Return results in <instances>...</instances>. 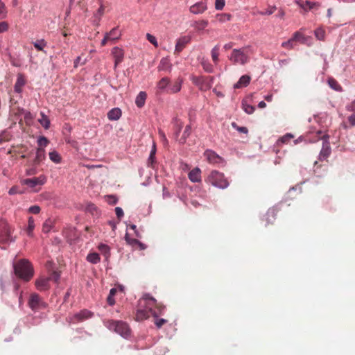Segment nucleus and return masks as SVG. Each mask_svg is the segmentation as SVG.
Segmentation results:
<instances>
[{
	"label": "nucleus",
	"mask_w": 355,
	"mask_h": 355,
	"mask_svg": "<svg viewBox=\"0 0 355 355\" xmlns=\"http://www.w3.org/2000/svg\"><path fill=\"white\" fill-rule=\"evenodd\" d=\"M49 144V140L47 139L46 137H45L44 136H40L39 137L38 139H37V144L39 146V147H45L48 145Z\"/></svg>",
	"instance_id": "de8ad7c7"
},
{
	"label": "nucleus",
	"mask_w": 355,
	"mask_h": 355,
	"mask_svg": "<svg viewBox=\"0 0 355 355\" xmlns=\"http://www.w3.org/2000/svg\"><path fill=\"white\" fill-rule=\"evenodd\" d=\"M328 85L334 90L336 92H341L343 90L342 87L338 83L336 80L333 78H329L327 80Z\"/></svg>",
	"instance_id": "bb28decb"
},
{
	"label": "nucleus",
	"mask_w": 355,
	"mask_h": 355,
	"mask_svg": "<svg viewBox=\"0 0 355 355\" xmlns=\"http://www.w3.org/2000/svg\"><path fill=\"white\" fill-rule=\"evenodd\" d=\"M104 10H105V7L103 5V3L101 2L99 8L97 10L96 12L94 14V17L98 19V20H100L104 13Z\"/></svg>",
	"instance_id": "8fccbe9b"
},
{
	"label": "nucleus",
	"mask_w": 355,
	"mask_h": 355,
	"mask_svg": "<svg viewBox=\"0 0 355 355\" xmlns=\"http://www.w3.org/2000/svg\"><path fill=\"white\" fill-rule=\"evenodd\" d=\"M155 154H156V146L155 144L153 143L152 148L150 152L149 157L147 161L148 166L153 167V164L155 162Z\"/></svg>",
	"instance_id": "393cba45"
},
{
	"label": "nucleus",
	"mask_w": 355,
	"mask_h": 355,
	"mask_svg": "<svg viewBox=\"0 0 355 355\" xmlns=\"http://www.w3.org/2000/svg\"><path fill=\"white\" fill-rule=\"evenodd\" d=\"M105 324L109 329L113 330L123 337L126 338L130 335V329L128 325L124 322L107 320L105 322Z\"/></svg>",
	"instance_id": "7ed1b4c3"
},
{
	"label": "nucleus",
	"mask_w": 355,
	"mask_h": 355,
	"mask_svg": "<svg viewBox=\"0 0 355 355\" xmlns=\"http://www.w3.org/2000/svg\"><path fill=\"white\" fill-rule=\"evenodd\" d=\"M108 35L110 40H116L121 36V32L118 27L113 28L109 33H105Z\"/></svg>",
	"instance_id": "cd10ccee"
},
{
	"label": "nucleus",
	"mask_w": 355,
	"mask_h": 355,
	"mask_svg": "<svg viewBox=\"0 0 355 355\" xmlns=\"http://www.w3.org/2000/svg\"><path fill=\"white\" fill-rule=\"evenodd\" d=\"M250 80L251 78L249 76L243 75L239 78V81L234 84V88L238 89L242 87H247L249 85Z\"/></svg>",
	"instance_id": "aec40b11"
},
{
	"label": "nucleus",
	"mask_w": 355,
	"mask_h": 355,
	"mask_svg": "<svg viewBox=\"0 0 355 355\" xmlns=\"http://www.w3.org/2000/svg\"><path fill=\"white\" fill-rule=\"evenodd\" d=\"M13 269L15 275L24 282H28L34 275V270L31 262L27 259H20L13 263Z\"/></svg>",
	"instance_id": "f257e3e1"
},
{
	"label": "nucleus",
	"mask_w": 355,
	"mask_h": 355,
	"mask_svg": "<svg viewBox=\"0 0 355 355\" xmlns=\"http://www.w3.org/2000/svg\"><path fill=\"white\" fill-rule=\"evenodd\" d=\"M99 251L103 254L105 259H107L110 256V248L104 243H100L98 247Z\"/></svg>",
	"instance_id": "7c9ffc66"
},
{
	"label": "nucleus",
	"mask_w": 355,
	"mask_h": 355,
	"mask_svg": "<svg viewBox=\"0 0 355 355\" xmlns=\"http://www.w3.org/2000/svg\"><path fill=\"white\" fill-rule=\"evenodd\" d=\"M60 275L58 272L54 271L52 272L51 277H49V278H50V280H53L55 282H58L60 279Z\"/></svg>",
	"instance_id": "680f3d73"
},
{
	"label": "nucleus",
	"mask_w": 355,
	"mask_h": 355,
	"mask_svg": "<svg viewBox=\"0 0 355 355\" xmlns=\"http://www.w3.org/2000/svg\"><path fill=\"white\" fill-rule=\"evenodd\" d=\"M41 209L38 205H33L29 207L28 211L30 213L37 214L40 213Z\"/></svg>",
	"instance_id": "13d9d810"
},
{
	"label": "nucleus",
	"mask_w": 355,
	"mask_h": 355,
	"mask_svg": "<svg viewBox=\"0 0 355 355\" xmlns=\"http://www.w3.org/2000/svg\"><path fill=\"white\" fill-rule=\"evenodd\" d=\"M218 51H219V46L216 45L211 51V55L212 60L215 64H217L218 62Z\"/></svg>",
	"instance_id": "c9c22d12"
},
{
	"label": "nucleus",
	"mask_w": 355,
	"mask_h": 355,
	"mask_svg": "<svg viewBox=\"0 0 355 355\" xmlns=\"http://www.w3.org/2000/svg\"><path fill=\"white\" fill-rule=\"evenodd\" d=\"M200 64L205 72L209 73L214 72V67L207 59L202 58Z\"/></svg>",
	"instance_id": "a878e982"
},
{
	"label": "nucleus",
	"mask_w": 355,
	"mask_h": 355,
	"mask_svg": "<svg viewBox=\"0 0 355 355\" xmlns=\"http://www.w3.org/2000/svg\"><path fill=\"white\" fill-rule=\"evenodd\" d=\"M105 198L107 202L110 205H114L118 202V198L115 195H107Z\"/></svg>",
	"instance_id": "37998d69"
},
{
	"label": "nucleus",
	"mask_w": 355,
	"mask_h": 355,
	"mask_svg": "<svg viewBox=\"0 0 355 355\" xmlns=\"http://www.w3.org/2000/svg\"><path fill=\"white\" fill-rule=\"evenodd\" d=\"M297 3L304 9L306 8V6H308L309 9H312L317 4L315 2H312L309 1H306L304 4H300L299 1H297Z\"/></svg>",
	"instance_id": "864d4df0"
},
{
	"label": "nucleus",
	"mask_w": 355,
	"mask_h": 355,
	"mask_svg": "<svg viewBox=\"0 0 355 355\" xmlns=\"http://www.w3.org/2000/svg\"><path fill=\"white\" fill-rule=\"evenodd\" d=\"M204 155L210 162L216 163L220 159V156L211 150H205Z\"/></svg>",
	"instance_id": "5701e85b"
},
{
	"label": "nucleus",
	"mask_w": 355,
	"mask_h": 355,
	"mask_svg": "<svg viewBox=\"0 0 355 355\" xmlns=\"http://www.w3.org/2000/svg\"><path fill=\"white\" fill-rule=\"evenodd\" d=\"M37 173V169L36 167H32L26 170V175H34Z\"/></svg>",
	"instance_id": "bf43d9fd"
},
{
	"label": "nucleus",
	"mask_w": 355,
	"mask_h": 355,
	"mask_svg": "<svg viewBox=\"0 0 355 355\" xmlns=\"http://www.w3.org/2000/svg\"><path fill=\"white\" fill-rule=\"evenodd\" d=\"M8 23L6 21H1L0 22V33L5 32L8 30Z\"/></svg>",
	"instance_id": "e2e57ef3"
},
{
	"label": "nucleus",
	"mask_w": 355,
	"mask_h": 355,
	"mask_svg": "<svg viewBox=\"0 0 355 355\" xmlns=\"http://www.w3.org/2000/svg\"><path fill=\"white\" fill-rule=\"evenodd\" d=\"M266 216H267V223H270V218H269L270 216L272 217V218L273 220H275V216H276L275 209H273V208L269 209L268 211L266 213Z\"/></svg>",
	"instance_id": "603ef678"
},
{
	"label": "nucleus",
	"mask_w": 355,
	"mask_h": 355,
	"mask_svg": "<svg viewBox=\"0 0 355 355\" xmlns=\"http://www.w3.org/2000/svg\"><path fill=\"white\" fill-rule=\"evenodd\" d=\"M294 137L293 135L291 134V133H286V135H284V136H282V137H280L278 141H277V143H282V144H286L288 143L291 139H293Z\"/></svg>",
	"instance_id": "a19ab883"
},
{
	"label": "nucleus",
	"mask_w": 355,
	"mask_h": 355,
	"mask_svg": "<svg viewBox=\"0 0 355 355\" xmlns=\"http://www.w3.org/2000/svg\"><path fill=\"white\" fill-rule=\"evenodd\" d=\"M188 178L192 182H200L201 181V171L198 167L192 169L188 174Z\"/></svg>",
	"instance_id": "4468645a"
},
{
	"label": "nucleus",
	"mask_w": 355,
	"mask_h": 355,
	"mask_svg": "<svg viewBox=\"0 0 355 355\" xmlns=\"http://www.w3.org/2000/svg\"><path fill=\"white\" fill-rule=\"evenodd\" d=\"M232 126L234 129L236 130L240 133L248 134V130L246 127H244V126L240 127L235 122L232 123Z\"/></svg>",
	"instance_id": "a18cd8bd"
},
{
	"label": "nucleus",
	"mask_w": 355,
	"mask_h": 355,
	"mask_svg": "<svg viewBox=\"0 0 355 355\" xmlns=\"http://www.w3.org/2000/svg\"><path fill=\"white\" fill-rule=\"evenodd\" d=\"M172 123L173 125L174 137L178 141L180 138L179 137L183 127V122L178 117H174L172 120Z\"/></svg>",
	"instance_id": "f8f14e48"
},
{
	"label": "nucleus",
	"mask_w": 355,
	"mask_h": 355,
	"mask_svg": "<svg viewBox=\"0 0 355 355\" xmlns=\"http://www.w3.org/2000/svg\"><path fill=\"white\" fill-rule=\"evenodd\" d=\"M50 278H40L36 280L35 286L39 291H46L49 288Z\"/></svg>",
	"instance_id": "a211bd4d"
},
{
	"label": "nucleus",
	"mask_w": 355,
	"mask_h": 355,
	"mask_svg": "<svg viewBox=\"0 0 355 355\" xmlns=\"http://www.w3.org/2000/svg\"><path fill=\"white\" fill-rule=\"evenodd\" d=\"M40 115L41 118L38 119L39 123L44 129H49L51 124L49 119L44 112H41Z\"/></svg>",
	"instance_id": "c85d7f7f"
},
{
	"label": "nucleus",
	"mask_w": 355,
	"mask_h": 355,
	"mask_svg": "<svg viewBox=\"0 0 355 355\" xmlns=\"http://www.w3.org/2000/svg\"><path fill=\"white\" fill-rule=\"evenodd\" d=\"M45 159V150L44 148H37L35 158L33 161L34 165H39Z\"/></svg>",
	"instance_id": "6ab92c4d"
},
{
	"label": "nucleus",
	"mask_w": 355,
	"mask_h": 355,
	"mask_svg": "<svg viewBox=\"0 0 355 355\" xmlns=\"http://www.w3.org/2000/svg\"><path fill=\"white\" fill-rule=\"evenodd\" d=\"M28 306L32 309H44L47 307V304L42 300L37 293L31 295L28 300Z\"/></svg>",
	"instance_id": "39448f33"
},
{
	"label": "nucleus",
	"mask_w": 355,
	"mask_h": 355,
	"mask_svg": "<svg viewBox=\"0 0 355 355\" xmlns=\"http://www.w3.org/2000/svg\"><path fill=\"white\" fill-rule=\"evenodd\" d=\"M26 84V80L23 74L18 73L17 76V80L14 86V91L16 93H21L22 92V87H24Z\"/></svg>",
	"instance_id": "dca6fc26"
},
{
	"label": "nucleus",
	"mask_w": 355,
	"mask_h": 355,
	"mask_svg": "<svg viewBox=\"0 0 355 355\" xmlns=\"http://www.w3.org/2000/svg\"><path fill=\"white\" fill-rule=\"evenodd\" d=\"M205 181L212 186L220 189H225L230 185L229 182L225 178L224 174L216 170L211 171Z\"/></svg>",
	"instance_id": "f03ea898"
},
{
	"label": "nucleus",
	"mask_w": 355,
	"mask_h": 355,
	"mask_svg": "<svg viewBox=\"0 0 355 355\" xmlns=\"http://www.w3.org/2000/svg\"><path fill=\"white\" fill-rule=\"evenodd\" d=\"M146 38L147 40L152 44H153L155 46H158V44H157V39L155 36H153V35L150 34V33H147L146 34Z\"/></svg>",
	"instance_id": "6e6d98bb"
},
{
	"label": "nucleus",
	"mask_w": 355,
	"mask_h": 355,
	"mask_svg": "<svg viewBox=\"0 0 355 355\" xmlns=\"http://www.w3.org/2000/svg\"><path fill=\"white\" fill-rule=\"evenodd\" d=\"M167 322L165 319H156L155 321V324L158 328H160L162 325H164Z\"/></svg>",
	"instance_id": "0e129e2a"
},
{
	"label": "nucleus",
	"mask_w": 355,
	"mask_h": 355,
	"mask_svg": "<svg viewBox=\"0 0 355 355\" xmlns=\"http://www.w3.org/2000/svg\"><path fill=\"white\" fill-rule=\"evenodd\" d=\"M314 35L318 40L322 41L324 40L325 31L322 28H318L315 30Z\"/></svg>",
	"instance_id": "ea45409f"
},
{
	"label": "nucleus",
	"mask_w": 355,
	"mask_h": 355,
	"mask_svg": "<svg viewBox=\"0 0 355 355\" xmlns=\"http://www.w3.org/2000/svg\"><path fill=\"white\" fill-rule=\"evenodd\" d=\"M46 182V178L44 175L33 178L24 179L21 181V184L26 185L30 188H34L37 185H43Z\"/></svg>",
	"instance_id": "423d86ee"
},
{
	"label": "nucleus",
	"mask_w": 355,
	"mask_h": 355,
	"mask_svg": "<svg viewBox=\"0 0 355 355\" xmlns=\"http://www.w3.org/2000/svg\"><path fill=\"white\" fill-rule=\"evenodd\" d=\"M242 108L243 111L248 114H251L254 112V107L248 104L245 101H242Z\"/></svg>",
	"instance_id": "58836bf2"
},
{
	"label": "nucleus",
	"mask_w": 355,
	"mask_h": 355,
	"mask_svg": "<svg viewBox=\"0 0 355 355\" xmlns=\"http://www.w3.org/2000/svg\"><path fill=\"white\" fill-rule=\"evenodd\" d=\"M144 301L146 304L148 305H154L156 304L157 300L155 298H154L149 293H145L141 300V302Z\"/></svg>",
	"instance_id": "473e14b6"
},
{
	"label": "nucleus",
	"mask_w": 355,
	"mask_h": 355,
	"mask_svg": "<svg viewBox=\"0 0 355 355\" xmlns=\"http://www.w3.org/2000/svg\"><path fill=\"white\" fill-rule=\"evenodd\" d=\"M33 45L38 51H42L44 47L46 46V42L44 39H42L34 42Z\"/></svg>",
	"instance_id": "c03bdc74"
},
{
	"label": "nucleus",
	"mask_w": 355,
	"mask_h": 355,
	"mask_svg": "<svg viewBox=\"0 0 355 355\" xmlns=\"http://www.w3.org/2000/svg\"><path fill=\"white\" fill-rule=\"evenodd\" d=\"M230 60L234 64H239L243 65L248 62V57L244 53V51L242 49H233V51L230 55Z\"/></svg>",
	"instance_id": "20e7f679"
},
{
	"label": "nucleus",
	"mask_w": 355,
	"mask_h": 355,
	"mask_svg": "<svg viewBox=\"0 0 355 355\" xmlns=\"http://www.w3.org/2000/svg\"><path fill=\"white\" fill-rule=\"evenodd\" d=\"M328 139V135H324L322 137V146L318 155V159L321 161L325 160L330 155L331 152Z\"/></svg>",
	"instance_id": "0eeeda50"
},
{
	"label": "nucleus",
	"mask_w": 355,
	"mask_h": 355,
	"mask_svg": "<svg viewBox=\"0 0 355 355\" xmlns=\"http://www.w3.org/2000/svg\"><path fill=\"white\" fill-rule=\"evenodd\" d=\"M276 9V6H270L265 11L259 12V14L261 15H270L275 11Z\"/></svg>",
	"instance_id": "3c124183"
},
{
	"label": "nucleus",
	"mask_w": 355,
	"mask_h": 355,
	"mask_svg": "<svg viewBox=\"0 0 355 355\" xmlns=\"http://www.w3.org/2000/svg\"><path fill=\"white\" fill-rule=\"evenodd\" d=\"M225 0H216L215 8L218 10H222L225 6Z\"/></svg>",
	"instance_id": "4d7b16f0"
},
{
	"label": "nucleus",
	"mask_w": 355,
	"mask_h": 355,
	"mask_svg": "<svg viewBox=\"0 0 355 355\" xmlns=\"http://www.w3.org/2000/svg\"><path fill=\"white\" fill-rule=\"evenodd\" d=\"M87 261L93 264H96L100 261V257L98 253H89L87 256Z\"/></svg>",
	"instance_id": "f704fd0d"
},
{
	"label": "nucleus",
	"mask_w": 355,
	"mask_h": 355,
	"mask_svg": "<svg viewBox=\"0 0 355 355\" xmlns=\"http://www.w3.org/2000/svg\"><path fill=\"white\" fill-rule=\"evenodd\" d=\"M53 227V221L51 219L46 220L42 225V232L44 234H48L51 232Z\"/></svg>",
	"instance_id": "e433bc0d"
},
{
	"label": "nucleus",
	"mask_w": 355,
	"mask_h": 355,
	"mask_svg": "<svg viewBox=\"0 0 355 355\" xmlns=\"http://www.w3.org/2000/svg\"><path fill=\"white\" fill-rule=\"evenodd\" d=\"M92 316V312H78L75 314V321L74 322H80L85 319H87Z\"/></svg>",
	"instance_id": "2f4dec72"
},
{
	"label": "nucleus",
	"mask_w": 355,
	"mask_h": 355,
	"mask_svg": "<svg viewBox=\"0 0 355 355\" xmlns=\"http://www.w3.org/2000/svg\"><path fill=\"white\" fill-rule=\"evenodd\" d=\"M191 80H192L193 83L196 85V86H198L200 87V89H202L204 85L206 84V80L203 76H193L191 78Z\"/></svg>",
	"instance_id": "c756f323"
},
{
	"label": "nucleus",
	"mask_w": 355,
	"mask_h": 355,
	"mask_svg": "<svg viewBox=\"0 0 355 355\" xmlns=\"http://www.w3.org/2000/svg\"><path fill=\"white\" fill-rule=\"evenodd\" d=\"M159 71H168L170 72L172 69V64L170 60L167 58H162L157 67Z\"/></svg>",
	"instance_id": "2eb2a0df"
},
{
	"label": "nucleus",
	"mask_w": 355,
	"mask_h": 355,
	"mask_svg": "<svg viewBox=\"0 0 355 355\" xmlns=\"http://www.w3.org/2000/svg\"><path fill=\"white\" fill-rule=\"evenodd\" d=\"M35 227L34 220L33 217H29L28 221V234L30 235Z\"/></svg>",
	"instance_id": "5fc2aeb1"
},
{
	"label": "nucleus",
	"mask_w": 355,
	"mask_h": 355,
	"mask_svg": "<svg viewBox=\"0 0 355 355\" xmlns=\"http://www.w3.org/2000/svg\"><path fill=\"white\" fill-rule=\"evenodd\" d=\"M291 62V59H282L279 60V65L280 67H282L284 65L288 64Z\"/></svg>",
	"instance_id": "69168bd1"
},
{
	"label": "nucleus",
	"mask_w": 355,
	"mask_h": 355,
	"mask_svg": "<svg viewBox=\"0 0 355 355\" xmlns=\"http://www.w3.org/2000/svg\"><path fill=\"white\" fill-rule=\"evenodd\" d=\"M192 26L198 31H202L208 26V21H196L193 22V24Z\"/></svg>",
	"instance_id": "72a5a7b5"
},
{
	"label": "nucleus",
	"mask_w": 355,
	"mask_h": 355,
	"mask_svg": "<svg viewBox=\"0 0 355 355\" xmlns=\"http://www.w3.org/2000/svg\"><path fill=\"white\" fill-rule=\"evenodd\" d=\"M191 37L189 35H184L179 37L177 40L175 51L177 53L181 52L185 46L191 42Z\"/></svg>",
	"instance_id": "1a4fd4ad"
},
{
	"label": "nucleus",
	"mask_w": 355,
	"mask_h": 355,
	"mask_svg": "<svg viewBox=\"0 0 355 355\" xmlns=\"http://www.w3.org/2000/svg\"><path fill=\"white\" fill-rule=\"evenodd\" d=\"M10 231L8 224L5 222L0 223V239L2 241L8 242L10 241Z\"/></svg>",
	"instance_id": "6e6552de"
},
{
	"label": "nucleus",
	"mask_w": 355,
	"mask_h": 355,
	"mask_svg": "<svg viewBox=\"0 0 355 355\" xmlns=\"http://www.w3.org/2000/svg\"><path fill=\"white\" fill-rule=\"evenodd\" d=\"M182 79H178L173 84L169 83V93L175 94L179 92L182 88Z\"/></svg>",
	"instance_id": "4be33fe9"
},
{
	"label": "nucleus",
	"mask_w": 355,
	"mask_h": 355,
	"mask_svg": "<svg viewBox=\"0 0 355 355\" xmlns=\"http://www.w3.org/2000/svg\"><path fill=\"white\" fill-rule=\"evenodd\" d=\"M294 43H295V41L291 37L289 40H288L287 41L283 42L282 43V46L284 47L286 49H291L294 47Z\"/></svg>",
	"instance_id": "49530a36"
},
{
	"label": "nucleus",
	"mask_w": 355,
	"mask_h": 355,
	"mask_svg": "<svg viewBox=\"0 0 355 355\" xmlns=\"http://www.w3.org/2000/svg\"><path fill=\"white\" fill-rule=\"evenodd\" d=\"M149 317L148 312H136L135 319L136 320H143L147 319Z\"/></svg>",
	"instance_id": "09e8293b"
},
{
	"label": "nucleus",
	"mask_w": 355,
	"mask_h": 355,
	"mask_svg": "<svg viewBox=\"0 0 355 355\" xmlns=\"http://www.w3.org/2000/svg\"><path fill=\"white\" fill-rule=\"evenodd\" d=\"M207 9V3L205 1L197 2L189 8L191 13L194 15H199L204 12Z\"/></svg>",
	"instance_id": "9b49d317"
},
{
	"label": "nucleus",
	"mask_w": 355,
	"mask_h": 355,
	"mask_svg": "<svg viewBox=\"0 0 355 355\" xmlns=\"http://www.w3.org/2000/svg\"><path fill=\"white\" fill-rule=\"evenodd\" d=\"M346 110L349 112H354L355 111V105H354V103H349L346 105L345 107Z\"/></svg>",
	"instance_id": "774afa93"
},
{
	"label": "nucleus",
	"mask_w": 355,
	"mask_h": 355,
	"mask_svg": "<svg viewBox=\"0 0 355 355\" xmlns=\"http://www.w3.org/2000/svg\"><path fill=\"white\" fill-rule=\"evenodd\" d=\"M121 115V110L119 107H114L107 112V118L110 121H117Z\"/></svg>",
	"instance_id": "f3484780"
},
{
	"label": "nucleus",
	"mask_w": 355,
	"mask_h": 355,
	"mask_svg": "<svg viewBox=\"0 0 355 355\" xmlns=\"http://www.w3.org/2000/svg\"><path fill=\"white\" fill-rule=\"evenodd\" d=\"M49 155L50 159L53 162L58 164L61 162V157L57 151H55V150L51 151L49 153Z\"/></svg>",
	"instance_id": "4c0bfd02"
},
{
	"label": "nucleus",
	"mask_w": 355,
	"mask_h": 355,
	"mask_svg": "<svg viewBox=\"0 0 355 355\" xmlns=\"http://www.w3.org/2000/svg\"><path fill=\"white\" fill-rule=\"evenodd\" d=\"M170 79L167 77L162 78L157 84V89L159 93H169Z\"/></svg>",
	"instance_id": "9d476101"
},
{
	"label": "nucleus",
	"mask_w": 355,
	"mask_h": 355,
	"mask_svg": "<svg viewBox=\"0 0 355 355\" xmlns=\"http://www.w3.org/2000/svg\"><path fill=\"white\" fill-rule=\"evenodd\" d=\"M348 121L351 125L355 126V113L352 114L348 117Z\"/></svg>",
	"instance_id": "338daca9"
},
{
	"label": "nucleus",
	"mask_w": 355,
	"mask_h": 355,
	"mask_svg": "<svg viewBox=\"0 0 355 355\" xmlns=\"http://www.w3.org/2000/svg\"><path fill=\"white\" fill-rule=\"evenodd\" d=\"M291 37L293 39L295 42L300 41L302 43L305 42V37L299 31L295 32Z\"/></svg>",
	"instance_id": "79ce46f5"
},
{
	"label": "nucleus",
	"mask_w": 355,
	"mask_h": 355,
	"mask_svg": "<svg viewBox=\"0 0 355 355\" xmlns=\"http://www.w3.org/2000/svg\"><path fill=\"white\" fill-rule=\"evenodd\" d=\"M112 53L114 58V65H115V67H116L123 60V57H124L123 51V49L116 46L112 49Z\"/></svg>",
	"instance_id": "ddd939ff"
},
{
	"label": "nucleus",
	"mask_w": 355,
	"mask_h": 355,
	"mask_svg": "<svg viewBox=\"0 0 355 355\" xmlns=\"http://www.w3.org/2000/svg\"><path fill=\"white\" fill-rule=\"evenodd\" d=\"M146 93L145 92L141 91L137 96L135 98V104L139 107H142L146 102Z\"/></svg>",
	"instance_id": "412c9836"
},
{
	"label": "nucleus",
	"mask_w": 355,
	"mask_h": 355,
	"mask_svg": "<svg viewBox=\"0 0 355 355\" xmlns=\"http://www.w3.org/2000/svg\"><path fill=\"white\" fill-rule=\"evenodd\" d=\"M115 213H116V215L117 216V218L121 220V218L124 215V213H123V211L122 209V208L119 207H116L115 208Z\"/></svg>",
	"instance_id": "052dcab7"
},
{
	"label": "nucleus",
	"mask_w": 355,
	"mask_h": 355,
	"mask_svg": "<svg viewBox=\"0 0 355 355\" xmlns=\"http://www.w3.org/2000/svg\"><path fill=\"white\" fill-rule=\"evenodd\" d=\"M191 132V125H186L182 137L178 139V142L180 144H184L186 142L187 138L190 136Z\"/></svg>",
	"instance_id": "b1692460"
}]
</instances>
